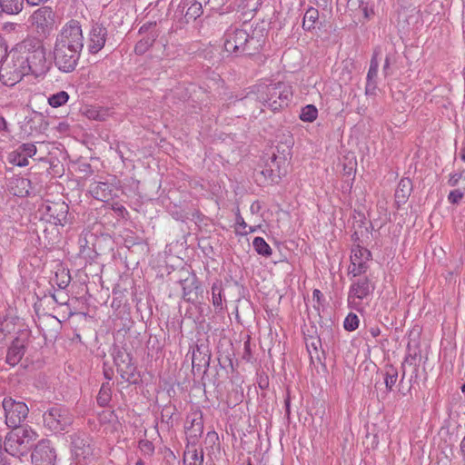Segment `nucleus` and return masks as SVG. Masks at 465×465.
Segmentation results:
<instances>
[{"label":"nucleus","instance_id":"1","mask_svg":"<svg viewBox=\"0 0 465 465\" xmlns=\"http://www.w3.org/2000/svg\"><path fill=\"white\" fill-rule=\"evenodd\" d=\"M84 47V36L79 22L66 24L56 37L53 54L54 65L63 73L75 70Z\"/></svg>","mask_w":465,"mask_h":465},{"label":"nucleus","instance_id":"2","mask_svg":"<svg viewBox=\"0 0 465 465\" xmlns=\"http://www.w3.org/2000/svg\"><path fill=\"white\" fill-rule=\"evenodd\" d=\"M292 97V87L285 83L278 82L258 86L256 93H249L242 100L245 105L259 102L272 112H277L287 106Z\"/></svg>","mask_w":465,"mask_h":465},{"label":"nucleus","instance_id":"3","mask_svg":"<svg viewBox=\"0 0 465 465\" xmlns=\"http://www.w3.org/2000/svg\"><path fill=\"white\" fill-rule=\"evenodd\" d=\"M263 44L264 37L261 32L252 31L250 34L244 29L236 28L224 35V50L236 56L255 54Z\"/></svg>","mask_w":465,"mask_h":465},{"label":"nucleus","instance_id":"4","mask_svg":"<svg viewBox=\"0 0 465 465\" xmlns=\"http://www.w3.org/2000/svg\"><path fill=\"white\" fill-rule=\"evenodd\" d=\"M38 410L42 412L44 428L52 433L67 431L74 422V415L63 404L45 403Z\"/></svg>","mask_w":465,"mask_h":465},{"label":"nucleus","instance_id":"5","mask_svg":"<svg viewBox=\"0 0 465 465\" xmlns=\"http://www.w3.org/2000/svg\"><path fill=\"white\" fill-rule=\"evenodd\" d=\"M38 434L30 427L20 426L7 433L5 440V451L14 457L26 453L32 447Z\"/></svg>","mask_w":465,"mask_h":465},{"label":"nucleus","instance_id":"6","mask_svg":"<svg viewBox=\"0 0 465 465\" xmlns=\"http://www.w3.org/2000/svg\"><path fill=\"white\" fill-rule=\"evenodd\" d=\"M25 46L27 48V54L23 56L20 62L25 63L26 71L35 76L45 74L49 69V63L43 43L38 40H28Z\"/></svg>","mask_w":465,"mask_h":465},{"label":"nucleus","instance_id":"7","mask_svg":"<svg viewBox=\"0 0 465 465\" xmlns=\"http://www.w3.org/2000/svg\"><path fill=\"white\" fill-rule=\"evenodd\" d=\"M290 160L291 150L288 147L282 149V155H277L273 152L269 160L265 162L261 174L272 183H279L288 173Z\"/></svg>","mask_w":465,"mask_h":465},{"label":"nucleus","instance_id":"8","mask_svg":"<svg viewBox=\"0 0 465 465\" xmlns=\"http://www.w3.org/2000/svg\"><path fill=\"white\" fill-rule=\"evenodd\" d=\"M20 60H23V55H17L15 58L13 55L11 60L6 57L3 61L0 66V79L5 85L12 86L29 74L25 63H21Z\"/></svg>","mask_w":465,"mask_h":465},{"label":"nucleus","instance_id":"9","mask_svg":"<svg viewBox=\"0 0 465 465\" xmlns=\"http://www.w3.org/2000/svg\"><path fill=\"white\" fill-rule=\"evenodd\" d=\"M114 362L124 381L131 384L139 383L141 377L129 352L123 349H117L114 353Z\"/></svg>","mask_w":465,"mask_h":465},{"label":"nucleus","instance_id":"10","mask_svg":"<svg viewBox=\"0 0 465 465\" xmlns=\"http://www.w3.org/2000/svg\"><path fill=\"white\" fill-rule=\"evenodd\" d=\"M5 423L9 428L16 429L25 420L29 408L23 401H17L11 397H5L2 402Z\"/></svg>","mask_w":465,"mask_h":465},{"label":"nucleus","instance_id":"11","mask_svg":"<svg viewBox=\"0 0 465 465\" xmlns=\"http://www.w3.org/2000/svg\"><path fill=\"white\" fill-rule=\"evenodd\" d=\"M71 450L76 462L88 460L93 455L94 451L89 436L84 433H75L72 435Z\"/></svg>","mask_w":465,"mask_h":465},{"label":"nucleus","instance_id":"12","mask_svg":"<svg viewBox=\"0 0 465 465\" xmlns=\"http://www.w3.org/2000/svg\"><path fill=\"white\" fill-rule=\"evenodd\" d=\"M31 459L34 465H55L56 452L50 440H40L35 445Z\"/></svg>","mask_w":465,"mask_h":465},{"label":"nucleus","instance_id":"13","mask_svg":"<svg viewBox=\"0 0 465 465\" xmlns=\"http://www.w3.org/2000/svg\"><path fill=\"white\" fill-rule=\"evenodd\" d=\"M28 345L26 333L15 337L7 349L5 362L12 367L17 365L23 359Z\"/></svg>","mask_w":465,"mask_h":465},{"label":"nucleus","instance_id":"14","mask_svg":"<svg viewBox=\"0 0 465 465\" xmlns=\"http://www.w3.org/2000/svg\"><path fill=\"white\" fill-rule=\"evenodd\" d=\"M45 215L56 225L64 226L69 223V206L64 202H50L43 205Z\"/></svg>","mask_w":465,"mask_h":465},{"label":"nucleus","instance_id":"15","mask_svg":"<svg viewBox=\"0 0 465 465\" xmlns=\"http://www.w3.org/2000/svg\"><path fill=\"white\" fill-rule=\"evenodd\" d=\"M31 18L37 31L44 35L48 33L54 24V14L52 8L48 6H44L35 11Z\"/></svg>","mask_w":465,"mask_h":465},{"label":"nucleus","instance_id":"16","mask_svg":"<svg viewBox=\"0 0 465 465\" xmlns=\"http://www.w3.org/2000/svg\"><path fill=\"white\" fill-rule=\"evenodd\" d=\"M180 282L183 288V298L188 302L194 303L203 292L201 282L194 273L181 280Z\"/></svg>","mask_w":465,"mask_h":465},{"label":"nucleus","instance_id":"17","mask_svg":"<svg viewBox=\"0 0 465 465\" xmlns=\"http://www.w3.org/2000/svg\"><path fill=\"white\" fill-rule=\"evenodd\" d=\"M203 432V420L201 413L187 416L185 433L188 443L196 444Z\"/></svg>","mask_w":465,"mask_h":465},{"label":"nucleus","instance_id":"18","mask_svg":"<svg viewBox=\"0 0 465 465\" xmlns=\"http://www.w3.org/2000/svg\"><path fill=\"white\" fill-rule=\"evenodd\" d=\"M107 38V29L101 24L93 25L87 44L89 53L95 54L104 46Z\"/></svg>","mask_w":465,"mask_h":465},{"label":"nucleus","instance_id":"19","mask_svg":"<svg viewBox=\"0 0 465 465\" xmlns=\"http://www.w3.org/2000/svg\"><path fill=\"white\" fill-rule=\"evenodd\" d=\"M373 291V286L367 277L358 279L353 282L349 291V301L355 302V300H363L368 297Z\"/></svg>","mask_w":465,"mask_h":465},{"label":"nucleus","instance_id":"20","mask_svg":"<svg viewBox=\"0 0 465 465\" xmlns=\"http://www.w3.org/2000/svg\"><path fill=\"white\" fill-rule=\"evenodd\" d=\"M378 51L375 50L370 62V68L367 74V82L365 87L366 95H375L377 90V77H378Z\"/></svg>","mask_w":465,"mask_h":465},{"label":"nucleus","instance_id":"21","mask_svg":"<svg viewBox=\"0 0 465 465\" xmlns=\"http://www.w3.org/2000/svg\"><path fill=\"white\" fill-rule=\"evenodd\" d=\"M114 186L109 183L93 182L89 186L90 194L96 200L108 202L113 198Z\"/></svg>","mask_w":465,"mask_h":465},{"label":"nucleus","instance_id":"22","mask_svg":"<svg viewBox=\"0 0 465 465\" xmlns=\"http://www.w3.org/2000/svg\"><path fill=\"white\" fill-rule=\"evenodd\" d=\"M211 355L206 347L203 345H196V348L193 351L192 365L193 370L200 371L203 367L207 368L210 365Z\"/></svg>","mask_w":465,"mask_h":465},{"label":"nucleus","instance_id":"23","mask_svg":"<svg viewBox=\"0 0 465 465\" xmlns=\"http://www.w3.org/2000/svg\"><path fill=\"white\" fill-rule=\"evenodd\" d=\"M412 182L410 178H402L395 191V202L398 206H401L408 201L412 192Z\"/></svg>","mask_w":465,"mask_h":465},{"label":"nucleus","instance_id":"24","mask_svg":"<svg viewBox=\"0 0 465 465\" xmlns=\"http://www.w3.org/2000/svg\"><path fill=\"white\" fill-rule=\"evenodd\" d=\"M203 451L196 449V444L187 443L183 452L184 465H203Z\"/></svg>","mask_w":465,"mask_h":465},{"label":"nucleus","instance_id":"25","mask_svg":"<svg viewBox=\"0 0 465 465\" xmlns=\"http://www.w3.org/2000/svg\"><path fill=\"white\" fill-rule=\"evenodd\" d=\"M319 24V11L314 7H310L306 10L303 15L302 28L305 31L314 29Z\"/></svg>","mask_w":465,"mask_h":465},{"label":"nucleus","instance_id":"26","mask_svg":"<svg viewBox=\"0 0 465 465\" xmlns=\"http://www.w3.org/2000/svg\"><path fill=\"white\" fill-rule=\"evenodd\" d=\"M156 37L157 34L154 31H151L147 35L140 39L134 46L135 54L139 55L143 54L155 42Z\"/></svg>","mask_w":465,"mask_h":465},{"label":"nucleus","instance_id":"27","mask_svg":"<svg viewBox=\"0 0 465 465\" xmlns=\"http://www.w3.org/2000/svg\"><path fill=\"white\" fill-rule=\"evenodd\" d=\"M23 9V0H0V14H18Z\"/></svg>","mask_w":465,"mask_h":465},{"label":"nucleus","instance_id":"28","mask_svg":"<svg viewBox=\"0 0 465 465\" xmlns=\"http://www.w3.org/2000/svg\"><path fill=\"white\" fill-rule=\"evenodd\" d=\"M383 379L387 391H391L398 380V370L393 365H386Z\"/></svg>","mask_w":465,"mask_h":465},{"label":"nucleus","instance_id":"29","mask_svg":"<svg viewBox=\"0 0 465 465\" xmlns=\"http://www.w3.org/2000/svg\"><path fill=\"white\" fill-rule=\"evenodd\" d=\"M112 399V383L105 381L102 384L96 401L99 406L104 407L109 404Z\"/></svg>","mask_w":465,"mask_h":465},{"label":"nucleus","instance_id":"30","mask_svg":"<svg viewBox=\"0 0 465 465\" xmlns=\"http://www.w3.org/2000/svg\"><path fill=\"white\" fill-rule=\"evenodd\" d=\"M223 283L222 281L217 280L212 286V300L213 304L216 309L223 308Z\"/></svg>","mask_w":465,"mask_h":465},{"label":"nucleus","instance_id":"31","mask_svg":"<svg viewBox=\"0 0 465 465\" xmlns=\"http://www.w3.org/2000/svg\"><path fill=\"white\" fill-rule=\"evenodd\" d=\"M371 258V252L360 245H357L351 250V263L369 261Z\"/></svg>","mask_w":465,"mask_h":465},{"label":"nucleus","instance_id":"32","mask_svg":"<svg viewBox=\"0 0 465 465\" xmlns=\"http://www.w3.org/2000/svg\"><path fill=\"white\" fill-rule=\"evenodd\" d=\"M7 161L10 164L19 167L27 166L29 163L28 159L26 157H24V155L19 152L18 149L12 151L8 153Z\"/></svg>","mask_w":465,"mask_h":465},{"label":"nucleus","instance_id":"33","mask_svg":"<svg viewBox=\"0 0 465 465\" xmlns=\"http://www.w3.org/2000/svg\"><path fill=\"white\" fill-rule=\"evenodd\" d=\"M252 245L260 255L269 257L272 254V248L262 237H255Z\"/></svg>","mask_w":465,"mask_h":465},{"label":"nucleus","instance_id":"34","mask_svg":"<svg viewBox=\"0 0 465 465\" xmlns=\"http://www.w3.org/2000/svg\"><path fill=\"white\" fill-rule=\"evenodd\" d=\"M318 116V110L313 104H307L302 108L300 119L303 122L312 123L316 120Z\"/></svg>","mask_w":465,"mask_h":465},{"label":"nucleus","instance_id":"35","mask_svg":"<svg viewBox=\"0 0 465 465\" xmlns=\"http://www.w3.org/2000/svg\"><path fill=\"white\" fill-rule=\"evenodd\" d=\"M69 99V94L65 91H60L54 94H52L48 98V104L52 107H59L64 104Z\"/></svg>","mask_w":465,"mask_h":465},{"label":"nucleus","instance_id":"36","mask_svg":"<svg viewBox=\"0 0 465 465\" xmlns=\"http://www.w3.org/2000/svg\"><path fill=\"white\" fill-rule=\"evenodd\" d=\"M408 350H409V352L406 355V357L404 358L403 362L401 363L402 375H401L400 383H401L403 381L404 378H405L406 365L407 364L414 365V366L417 365L416 360H417L418 353L416 351H414L413 353L411 352V345H410V343L408 344Z\"/></svg>","mask_w":465,"mask_h":465},{"label":"nucleus","instance_id":"37","mask_svg":"<svg viewBox=\"0 0 465 465\" xmlns=\"http://www.w3.org/2000/svg\"><path fill=\"white\" fill-rule=\"evenodd\" d=\"M236 232L241 235H247L248 233L255 231L254 228L248 227L247 223H245L244 219L241 216L240 213L236 215Z\"/></svg>","mask_w":465,"mask_h":465},{"label":"nucleus","instance_id":"38","mask_svg":"<svg viewBox=\"0 0 465 465\" xmlns=\"http://www.w3.org/2000/svg\"><path fill=\"white\" fill-rule=\"evenodd\" d=\"M359 322L358 316L353 312H350L344 320L343 327L346 331H352L358 328Z\"/></svg>","mask_w":465,"mask_h":465},{"label":"nucleus","instance_id":"39","mask_svg":"<svg viewBox=\"0 0 465 465\" xmlns=\"http://www.w3.org/2000/svg\"><path fill=\"white\" fill-rule=\"evenodd\" d=\"M367 262L368 261L351 262L349 266V273L352 274L354 277L364 273L368 268Z\"/></svg>","mask_w":465,"mask_h":465},{"label":"nucleus","instance_id":"40","mask_svg":"<svg viewBox=\"0 0 465 465\" xmlns=\"http://www.w3.org/2000/svg\"><path fill=\"white\" fill-rule=\"evenodd\" d=\"M175 411H176L175 406H172V405L164 406L161 411L162 421L166 422L167 424L173 423V416L175 414Z\"/></svg>","mask_w":465,"mask_h":465},{"label":"nucleus","instance_id":"41","mask_svg":"<svg viewBox=\"0 0 465 465\" xmlns=\"http://www.w3.org/2000/svg\"><path fill=\"white\" fill-rule=\"evenodd\" d=\"M202 5L198 2H195L187 9L185 17L187 19L195 20L202 15Z\"/></svg>","mask_w":465,"mask_h":465},{"label":"nucleus","instance_id":"42","mask_svg":"<svg viewBox=\"0 0 465 465\" xmlns=\"http://www.w3.org/2000/svg\"><path fill=\"white\" fill-rule=\"evenodd\" d=\"M17 149L26 158L34 156L37 152L36 146L30 143H22Z\"/></svg>","mask_w":465,"mask_h":465},{"label":"nucleus","instance_id":"43","mask_svg":"<svg viewBox=\"0 0 465 465\" xmlns=\"http://www.w3.org/2000/svg\"><path fill=\"white\" fill-rule=\"evenodd\" d=\"M17 185L21 187L18 192L15 191L14 194L17 196H24L29 193L28 188L30 187V180L26 178H19L16 180Z\"/></svg>","mask_w":465,"mask_h":465},{"label":"nucleus","instance_id":"44","mask_svg":"<svg viewBox=\"0 0 465 465\" xmlns=\"http://www.w3.org/2000/svg\"><path fill=\"white\" fill-rule=\"evenodd\" d=\"M139 449L142 452L147 455H152L154 451V446L152 441L148 440H142L139 441Z\"/></svg>","mask_w":465,"mask_h":465},{"label":"nucleus","instance_id":"45","mask_svg":"<svg viewBox=\"0 0 465 465\" xmlns=\"http://www.w3.org/2000/svg\"><path fill=\"white\" fill-rule=\"evenodd\" d=\"M463 196L464 193L460 189H456L450 192L448 200L450 203L457 204L463 198Z\"/></svg>","mask_w":465,"mask_h":465},{"label":"nucleus","instance_id":"46","mask_svg":"<svg viewBox=\"0 0 465 465\" xmlns=\"http://www.w3.org/2000/svg\"><path fill=\"white\" fill-rule=\"evenodd\" d=\"M55 278H56V284L58 285V287L60 289H65L68 286V284L70 283V281H71L70 275L69 274H65L64 272H62L60 280H59V274L58 273L55 274Z\"/></svg>","mask_w":465,"mask_h":465},{"label":"nucleus","instance_id":"47","mask_svg":"<svg viewBox=\"0 0 465 465\" xmlns=\"http://www.w3.org/2000/svg\"><path fill=\"white\" fill-rule=\"evenodd\" d=\"M104 377L106 381H111L114 377V370L111 367H106L105 363L104 364Z\"/></svg>","mask_w":465,"mask_h":465},{"label":"nucleus","instance_id":"48","mask_svg":"<svg viewBox=\"0 0 465 465\" xmlns=\"http://www.w3.org/2000/svg\"><path fill=\"white\" fill-rule=\"evenodd\" d=\"M461 178V173H452L450 175V179L448 181L449 185L456 186Z\"/></svg>","mask_w":465,"mask_h":465},{"label":"nucleus","instance_id":"49","mask_svg":"<svg viewBox=\"0 0 465 465\" xmlns=\"http://www.w3.org/2000/svg\"><path fill=\"white\" fill-rule=\"evenodd\" d=\"M156 25L155 23H148V24H144L143 25L141 26L140 30H139V33L140 34H143V33H146V32H151L150 29L151 28H154Z\"/></svg>","mask_w":465,"mask_h":465},{"label":"nucleus","instance_id":"50","mask_svg":"<svg viewBox=\"0 0 465 465\" xmlns=\"http://www.w3.org/2000/svg\"><path fill=\"white\" fill-rule=\"evenodd\" d=\"M114 211H115L118 214L121 216H124V213H127L126 209L123 205L115 204V206H113Z\"/></svg>","mask_w":465,"mask_h":465},{"label":"nucleus","instance_id":"51","mask_svg":"<svg viewBox=\"0 0 465 465\" xmlns=\"http://www.w3.org/2000/svg\"><path fill=\"white\" fill-rule=\"evenodd\" d=\"M391 65V57L389 55L386 56L384 65H383V73L385 75L389 74V69Z\"/></svg>","mask_w":465,"mask_h":465},{"label":"nucleus","instance_id":"52","mask_svg":"<svg viewBox=\"0 0 465 465\" xmlns=\"http://www.w3.org/2000/svg\"><path fill=\"white\" fill-rule=\"evenodd\" d=\"M53 299L54 302L60 305L67 304V299H65V296L58 297L55 294L53 295Z\"/></svg>","mask_w":465,"mask_h":465},{"label":"nucleus","instance_id":"53","mask_svg":"<svg viewBox=\"0 0 465 465\" xmlns=\"http://www.w3.org/2000/svg\"><path fill=\"white\" fill-rule=\"evenodd\" d=\"M284 404H285V415L287 416V418H289L290 417V413H291V411H290L291 400H290V396L289 395L284 400Z\"/></svg>","mask_w":465,"mask_h":465},{"label":"nucleus","instance_id":"54","mask_svg":"<svg viewBox=\"0 0 465 465\" xmlns=\"http://www.w3.org/2000/svg\"><path fill=\"white\" fill-rule=\"evenodd\" d=\"M370 333L371 334V336L373 338H376L378 337L380 334H381V330L379 327H371L370 330H369Z\"/></svg>","mask_w":465,"mask_h":465},{"label":"nucleus","instance_id":"55","mask_svg":"<svg viewBox=\"0 0 465 465\" xmlns=\"http://www.w3.org/2000/svg\"><path fill=\"white\" fill-rule=\"evenodd\" d=\"M0 131H8L5 119L0 115Z\"/></svg>","mask_w":465,"mask_h":465},{"label":"nucleus","instance_id":"56","mask_svg":"<svg viewBox=\"0 0 465 465\" xmlns=\"http://www.w3.org/2000/svg\"><path fill=\"white\" fill-rule=\"evenodd\" d=\"M318 345H322V342H321V340L320 339H317L315 341H312L311 343V347L313 348V350L315 351V352L317 353L318 352ZM308 349L310 348V345H307Z\"/></svg>","mask_w":465,"mask_h":465},{"label":"nucleus","instance_id":"57","mask_svg":"<svg viewBox=\"0 0 465 465\" xmlns=\"http://www.w3.org/2000/svg\"><path fill=\"white\" fill-rule=\"evenodd\" d=\"M322 296V293L321 292L320 290L315 289L313 291L312 297H313L314 300H317L318 302H320Z\"/></svg>","mask_w":465,"mask_h":465},{"label":"nucleus","instance_id":"58","mask_svg":"<svg viewBox=\"0 0 465 465\" xmlns=\"http://www.w3.org/2000/svg\"><path fill=\"white\" fill-rule=\"evenodd\" d=\"M48 0H26L27 4L31 5H38L42 3H45L47 2Z\"/></svg>","mask_w":465,"mask_h":465},{"label":"nucleus","instance_id":"59","mask_svg":"<svg viewBox=\"0 0 465 465\" xmlns=\"http://www.w3.org/2000/svg\"><path fill=\"white\" fill-rule=\"evenodd\" d=\"M286 147H288V148L291 150V148H290V146H289V145H286V144H283V145H277V146H276V153H276L277 155H282V149H283V148H286Z\"/></svg>","mask_w":465,"mask_h":465},{"label":"nucleus","instance_id":"60","mask_svg":"<svg viewBox=\"0 0 465 465\" xmlns=\"http://www.w3.org/2000/svg\"><path fill=\"white\" fill-rule=\"evenodd\" d=\"M461 159L465 162V145L464 148L461 150Z\"/></svg>","mask_w":465,"mask_h":465},{"label":"nucleus","instance_id":"61","mask_svg":"<svg viewBox=\"0 0 465 465\" xmlns=\"http://www.w3.org/2000/svg\"><path fill=\"white\" fill-rule=\"evenodd\" d=\"M4 338H5V333L2 330V328L0 327V341H2Z\"/></svg>","mask_w":465,"mask_h":465},{"label":"nucleus","instance_id":"62","mask_svg":"<svg viewBox=\"0 0 465 465\" xmlns=\"http://www.w3.org/2000/svg\"><path fill=\"white\" fill-rule=\"evenodd\" d=\"M135 465H144L143 461V460H138Z\"/></svg>","mask_w":465,"mask_h":465},{"label":"nucleus","instance_id":"63","mask_svg":"<svg viewBox=\"0 0 465 465\" xmlns=\"http://www.w3.org/2000/svg\"><path fill=\"white\" fill-rule=\"evenodd\" d=\"M12 170H13V168H12V167L5 166V171H6V172H11Z\"/></svg>","mask_w":465,"mask_h":465},{"label":"nucleus","instance_id":"64","mask_svg":"<svg viewBox=\"0 0 465 465\" xmlns=\"http://www.w3.org/2000/svg\"><path fill=\"white\" fill-rule=\"evenodd\" d=\"M461 391L465 394V384L461 387Z\"/></svg>","mask_w":465,"mask_h":465}]
</instances>
